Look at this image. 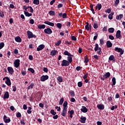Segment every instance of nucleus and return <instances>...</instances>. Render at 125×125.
<instances>
[{"label":"nucleus","mask_w":125,"mask_h":125,"mask_svg":"<svg viewBox=\"0 0 125 125\" xmlns=\"http://www.w3.org/2000/svg\"><path fill=\"white\" fill-rule=\"evenodd\" d=\"M93 28L94 29H97L98 28V23H94L93 25Z\"/></svg>","instance_id":"6e6d98bb"},{"label":"nucleus","mask_w":125,"mask_h":125,"mask_svg":"<svg viewBox=\"0 0 125 125\" xmlns=\"http://www.w3.org/2000/svg\"><path fill=\"white\" fill-rule=\"evenodd\" d=\"M38 28L40 29V30H42V29H45V25H41L39 24L38 25Z\"/></svg>","instance_id":"c85d7f7f"},{"label":"nucleus","mask_w":125,"mask_h":125,"mask_svg":"<svg viewBox=\"0 0 125 125\" xmlns=\"http://www.w3.org/2000/svg\"><path fill=\"white\" fill-rule=\"evenodd\" d=\"M98 51H97V53L98 54H99V55H100L101 54H102V51H101V47H99V49H98Z\"/></svg>","instance_id":"8fccbe9b"},{"label":"nucleus","mask_w":125,"mask_h":125,"mask_svg":"<svg viewBox=\"0 0 125 125\" xmlns=\"http://www.w3.org/2000/svg\"><path fill=\"white\" fill-rule=\"evenodd\" d=\"M98 49H99V45H98V44H97V43H96L94 50H95V51H98Z\"/></svg>","instance_id":"58836bf2"},{"label":"nucleus","mask_w":125,"mask_h":125,"mask_svg":"<svg viewBox=\"0 0 125 125\" xmlns=\"http://www.w3.org/2000/svg\"><path fill=\"white\" fill-rule=\"evenodd\" d=\"M62 115V117L66 116V115H67V108H63Z\"/></svg>","instance_id":"6ab92c4d"},{"label":"nucleus","mask_w":125,"mask_h":125,"mask_svg":"<svg viewBox=\"0 0 125 125\" xmlns=\"http://www.w3.org/2000/svg\"><path fill=\"white\" fill-rule=\"evenodd\" d=\"M58 53V51L56 50H52L50 52V55L52 56H55L56 54Z\"/></svg>","instance_id":"ddd939ff"},{"label":"nucleus","mask_w":125,"mask_h":125,"mask_svg":"<svg viewBox=\"0 0 125 125\" xmlns=\"http://www.w3.org/2000/svg\"><path fill=\"white\" fill-rule=\"evenodd\" d=\"M120 3V0H116L114 2L115 6H118V4Z\"/></svg>","instance_id":"c03bdc74"},{"label":"nucleus","mask_w":125,"mask_h":125,"mask_svg":"<svg viewBox=\"0 0 125 125\" xmlns=\"http://www.w3.org/2000/svg\"><path fill=\"white\" fill-rule=\"evenodd\" d=\"M6 81H5V83L9 86L11 85V81H10V79L8 78H6Z\"/></svg>","instance_id":"4468645a"},{"label":"nucleus","mask_w":125,"mask_h":125,"mask_svg":"<svg viewBox=\"0 0 125 125\" xmlns=\"http://www.w3.org/2000/svg\"><path fill=\"white\" fill-rule=\"evenodd\" d=\"M111 76L110 72H106L104 75H103L104 79H108Z\"/></svg>","instance_id":"4be33fe9"},{"label":"nucleus","mask_w":125,"mask_h":125,"mask_svg":"<svg viewBox=\"0 0 125 125\" xmlns=\"http://www.w3.org/2000/svg\"><path fill=\"white\" fill-rule=\"evenodd\" d=\"M109 39L110 40H111V41H113V40H115V38L112 35H109Z\"/></svg>","instance_id":"052dcab7"},{"label":"nucleus","mask_w":125,"mask_h":125,"mask_svg":"<svg viewBox=\"0 0 125 125\" xmlns=\"http://www.w3.org/2000/svg\"><path fill=\"white\" fill-rule=\"evenodd\" d=\"M111 11L112 10L110 8H108L106 11H105V12L106 13H111Z\"/></svg>","instance_id":"13d9d810"},{"label":"nucleus","mask_w":125,"mask_h":125,"mask_svg":"<svg viewBox=\"0 0 125 125\" xmlns=\"http://www.w3.org/2000/svg\"><path fill=\"white\" fill-rule=\"evenodd\" d=\"M63 109H68V107H67V106H68V102L67 101H64L63 104Z\"/></svg>","instance_id":"5701e85b"},{"label":"nucleus","mask_w":125,"mask_h":125,"mask_svg":"<svg viewBox=\"0 0 125 125\" xmlns=\"http://www.w3.org/2000/svg\"><path fill=\"white\" fill-rule=\"evenodd\" d=\"M68 113H70V115H74V111L73 110H71L70 111L69 110Z\"/></svg>","instance_id":"774afa93"},{"label":"nucleus","mask_w":125,"mask_h":125,"mask_svg":"<svg viewBox=\"0 0 125 125\" xmlns=\"http://www.w3.org/2000/svg\"><path fill=\"white\" fill-rule=\"evenodd\" d=\"M64 55H67V56H72V57H74V55L71 54L69 52L67 51H65L63 53Z\"/></svg>","instance_id":"b1692460"},{"label":"nucleus","mask_w":125,"mask_h":125,"mask_svg":"<svg viewBox=\"0 0 125 125\" xmlns=\"http://www.w3.org/2000/svg\"><path fill=\"white\" fill-rule=\"evenodd\" d=\"M78 86L79 87H82L83 86V82H79L78 83Z\"/></svg>","instance_id":"864d4df0"},{"label":"nucleus","mask_w":125,"mask_h":125,"mask_svg":"<svg viewBox=\"0 0 125 125\" xmlns=\"http://www.w3.org/2000/svg\"><path fill=\"white\" fill-rule=\"evenodd\" d=\"M7 118V117L6 116V115H4L3 121L4 122V123H5V124H8L9 123H10L11 121L9 117H8V119Z\"/></svg>","instance_id":"423d86ee"},{"label":"nucleus","mask_w":125,"mask_h":125,"mask_svg":"<svg viewBox=\"0 0 125 125\" xmlns=\"http://www.w3.org/2000/svg\"><path fill=\"white\" fill-rule=\"evenodd\" d=\"M49 78L48 75H42L41 77L40 81L41 82H45L46 80H48Z\"/></svg>","instance_id":"39448f33"},{"label":"nucleus","mask_w":125,"mask_h":125,"mask_svg":"<svg viewBox=\"0 0 125 125\" xmlns=\"http://www.w3.org/2000/svg\"><path fill=\"white\" fill-rule=\"evenodd\" d=\"M56 26L58 28H59V29H61V28H62V24L60 23H57Z\"/></svg>","instance_id":"a18cd8bd"},{"label":"nucleus","mask_w":125,"mask_h":125,"mask_svg":"<svg viewBox=\"0 0 125 125\" xmlns=\"http://www.w3.org/2000/svg\"><path fill=\"white\" fill-rule=\"evenodd\" d=\"M44 24H46V25H48L49 26H51V27H54V23L48 21H45L44 22Z\"/></svg>","instance_id":"9b49d317"},{"label":"nucleus","mask_w":125,"mask_h":125,"mask_svg":"<svg viewBox=\"0 0 125 125\" xmlns=\"http://www.w3.org/2000/svg\"><path fill=\"white\" fill-rule=\"evenodd\" d=\"M108 33H113L115 31V29L113 27L109 28L108 30Z\"/></svg>","instance_id":"473e14b6"},{"label":"nucleus","mask_w":125,"mask_h":125,"mask_svg":"<svg viewBox=\"0 0 125 125\" xmlns=\"http://www.w3.org/2000/svg\"><path fill=\"white\" fill-rule=\"evenodd\" d=\"M112 85H115L116 84V78L113 77L112 79Z\"/></svg>","instance_id":"4c0bfd02"},{"label":"nucleus","mask_w":125,"mask_h":125,"mask_svg":"<svg viewBox=\"0 0 125 125\" xmlns=\"http://www.w3.org/2000/svg\"><path fill=\"white\" fill-rule=\"evenodd\" d=\"M14 67L15 68H18L20 66V60L17 59L14 62Z\"/></svg>","instance_id":"7ed1b4c3"},{"label":"nucleus","mask_w":125,"mask_h":125,"mask_svg":"<svg viewBox=\"0 0 125 125\" xmlns=\"http://www.w3.org/2000/svg\"><path fill=\"white\" fill-rule=\"evenodd\" d=\"M29 23L30 24L33 25V24L35 23V21H34L33 19H31L29 21Z\"/></svg>","instance_id":"0e129e2a"},{"label":"nucleus","mask_w":125,"mask_h":125,"mask_svg":"<svg viewBox=\"0 0 125 125\" xmlns=\"http://www.w3.org/2000/svg\"><path fill=\"white\" fill-rule=\"evenodd\" d=\"M50 114H51L52 115H53V116H55V115L56 114V112H55L54 111V110L52 109L50 111Z\"/></svg>","instance_id":"49530a36"},{"label":"nucleus","mask_w":125,"mask_h":125,"mask_svg":"<svg viewBox=\"0 0 125 125\" xmlns=\"http://www.w3.org/2000/svg\"><path fill=\"white\" fill-rule=\"evenodd\" d=\"M86 25L85 26V29L87 31H89V30L91 31V24H89L88 22H86Z\"/></svg>","instance_id":"6e6552de"},{"label":"nucleus","mask_w":125,"mask_h":125,"mask_svg":"<svg viewBox=\"0 0 125 125\" xmlns=\"http://www.w3.org/2000/svg\"><path fill=\"white\" fill-rule=\"evenodd\" d=\"M84 63H88V57H87V55H86L84 56Z\"/></svg>","instance_id":"c9c22d12"},{"label":"nucleus","mask_w":125,"mask_h":125,"mask_svg":"<svg viewBox=\"0 0 125 125\" xmlns=\"http://www.w3.org/2000/svg\"><path fill=\"white\" fill-rule=\"evenodd\" d=\"M96 6H97V8L98 9V10H100V9L102 8V5L101 3L97 4V5Z\"/></svg>","instance_id":"a19ab883"},{"label":"nucleus","mask_w":125,"mask_h":125,"mask_svg":"<svg viewBox=\"0 0 125 125\" xmlns=\"http://www.w3.org/2000/svg\"><path fill=\"white\" fill-rule=\"evenodd\" d=\"M62 18L63 19L67 18V14L65 13L62 14Z\"/></svg>","instance_id":"e2e57ef3"},{"label":"nucleus","mask_w":125,"mask_h":125,"mask_svg":"<svg viewBox=\"0 0 125 125\" xmlns=\"http://www.w3.org/2000/svg\"><path fill=\"white\" fill-rule=\"evenodd\" d=\"M61 42H62L61 40H59V41H58L55 43V45H56V46H59V45L61 44Z\"/></svg>","instance_id":"79ce46f5"},{"label":"nucleus","mask_w":125,"mask_h":125,"mask_svg":"<svg viewBox=\"0 0 125 125\" xmlns=\"http://www.w3.org/2000/svg\"><path fill=\"white\" fill-rule=\"evenodd\" d=\"M69 65H70V63H69V62H68V61L66 60H63L62 61V67L69 66Z\"/></svg>","instance_id":"20e7f679"},{"label":"nucleus","mask_w":125,"mask_h":125,"mask_svg":"<svg viewBox=\"0 0 125 125\" xmlns=\"http://www.w3.org/2000/svg\"><path fill=\"white\" fill-rule=\"evenodd\" d=\"M69 93L70 94V96L72 97H75V92L73 90H70L69 91Z\"/></svg>","instance_id":"72a5a7b5"},{"label":"nucleus","mask_w":125,"mask_h":125,"mask_svg":"<svg viewBox=\"0 0 125 125\" xmlns=\"http://www.w3.org/2000/svg\"><path fill=\"white\" fill-rule=\"evenodd\" d=\"M24 13L26 17H30L33 15L32 13H29V12H27L26 11H24Z\"/></svg>","instance_id":"393cba45"},{"label":"nucleus","mask_w":125,"mask_h":125,"mask_svg":"<svg viewBox=\"0 0 125 125\" xmlns=\"http://www.w3.org/2000/svg\"><path fill=\"white\" fill-rule=\"evenodd\" d=\"M35 84L34 83H32L30 84V85H29V86L27 87V89L28 90H29V89H31L32 88H33Z\"/></svg>","instance_id":"2f4dec72"},{"label":"nucleus","mask_w":125,"mask_h":125,"mask_svg":"<svg viewBox=\"0 0 125 125\" xmlns=\"http://www.w3.org/2000/svg\"><path fill=\"white\" fill-rule=\"evenodd\" d=\"M72 57V56L67 57V61L69 64L70 63H72L73 62V58Z\"/></svg>","instance_id":"a878e982"},{"label":"nucleus","mask_w":125,"mask_h":125,"mask_svg":"<svg viewBox=\"0 0 125 125\" xmlns=\"http://www.w3.org/2000/svg\"><path fill=\"white\" fill-rule=\"evenodd\" d=\"M33 3L36 5H39L40 4V0H34Z\"/></svg>","instance_id":"f704fd0d"},{"label":"nucleus","mask_w":125,"mask_h":125,"mask_svg":"<svg viewBox=\"0 0 125 125\" xmlns=\"http://www.w3.org/2000/svg\"><path fill=\"white\" fill-rule=\"evenodd\" d=\"M106 46L108 47V48H109L110 47H112L113 46V43L110 42V41H108L106 42Z\"/></svg>","instance_id":"dca6fc26"},{"label":"nucleus","mask_w":125,"mask_h":125,"mask_svg":"<svg viewBox=\"0 0 125 125\" xmlns=\"http://www.w3.org/2000/svg\"><path fill=\"white\" fill-rule=\"evenodd\" d=\"M97 107L98 109H99L100 110H104V104H98L97 105Z\"/></svg>","instance_id":"a211bd4d"},{"label":"nucleus","mask_w":125,"mask_h":125,"mask_svg":"<svg viewBox=\"0 0 125 125\" xmlns=\"http://www.w3.org/2000/svg\"><path fill=\"white\" fill-rule=\"evenodd\" d=\"M62 7H63V4H61V3H59L57 5V8L58 9L62 8Z\"/></svg>","instance_id":"3c124183"},{"label":"nucleus","mask_w":125,"mask_h":125,"mask_svg":"<svg viewBox=\"0 0 125 125\" xmlns=\"http://www.w3.org/2000/svg\"><path fill=\"white\" fill-rule=\"evenodd\" d=\"M57 80L59 83H62L63 82V78H62V77L59 76L57 78Z\"/></svg>","instance_id":"e433bc0d"},{"label":"nucleus","mask_w":125,"mask_h":125,"mask_svg":"<svg viewBox=\"0 0 125 125\" xmlns=\"http://www.w3.org/2000/svg\"><path fill=\"white\" fill-rule=\"evenodd\" d=\"M95 36H94V38H93V40L94 41H96L97 40V38H98V34H97V33H95Z\"/></svg>","instance_id":"5fc2aeb1"},{"label":"nucleus","mask_w":125,"mask_h":125,"mask_svg":"<svg viewBox=\"0 0 125 125\" xmlns=\"http://www.w3.org/2000/svg\"><path fill=\"white\" fill-rule=\"evenodd\" d=\"M7 70L8 71V73L10 74V75H13V73H14V70L13 69V68L12 67H8Z\"/></svg>","instance_id":"1a4fd4ad"},{"label":"nucleus","mask_w":125,"mask_h":125,"mask_svg":"<svg viewBox=\"0 0 125 125\" xmlns=\"http://www.w3.org/2000/svg\"><path fill=\"white\" fill-rule=\"evenodd\" d=\"M44 48V44L40 45L37 48V51H41V50H42Z\"/></svg>","instance_id":"9d476101"},{"label":"nucleus","mask_w":125,"mask_h":125,"mask_svg":"<svg viewBox=\"0 0 125 125\" xmlns=\"http://www.w3.org/2000/svg\"><path fill=\"white\" fill-rule=\"evenodd\" d=\"M16 117H17V118H21V113L20 112H18L16 114Z\"/></svg>","instance_id":"680f3d73"},{"label":"nucleus","mask_w":125,"mask_h":125,"mask_svg":"<svg viewBox=\"0 0 125 125\" xmlns=\"http://www.w3.org/2000/svg\"><path fill=\"white\" fill-rule=\"evenodd\" d=\"M123 17L124 15L120 14L119 16H117L116 18L117 20H121V19H123Z\"/></svg>","instance_id":"bb28decb"},{"label":"nucleus","mask_w":125,"mask_h":125,"mask_svg":"<svg viewBox=\"0 0 125 125\" xmlns=\"http://www.w3.org/2000/svg\"><path fill=\"white\" fill-rule=\"evenodd\" d=\"M115 51L119 52L120 53V55H123L125 52V51H124L122 48H119L118 47H115Z\"/></svg>","instance_id":"f03ea898"},{"label":"nucleus","mask_w":125,"mask_h":125,"mask_svg":"<svg viewBox=\"0 0 125 125\" xmlns=\"http://www.w3.org/2000/svg\"><path fill=\"white\" fill-rule=\"evenodd\" d=\"M90 10L92 12L93 14H95V12H94V9H93V4H91L90 5Z\"/></svg>","instance_id":"7c9ffc66"},{"label":"nucleus","mask_w":125,"mask_h":125,"mask_svg":"<svg viewBox=\"0 0 125 125\" xmlns=\"http://www.w3.org/2000/svg\"><path fill=\"white\" fill-rule=\"evenodd\" d=\"M15 40L17 42H22V39H21V38L20 36L15 37Z\"/></svg>","instance_id":"aec40b11"},{"label":"nucleus","mask_w":125,"mask_h":125,"mask_svg":"<svg viewBox=\"0 0 125 125\" xmlns=\"http://www.w3.org/2000/svg\"><path fill=\"white\" fill-rule=\"evenodd\" d=\"M44 33H45V34H47L48 35H50V34H52V30L51 29L47 28L44 30Z\"/></svg>","instance_id":"0eeeda50"},{"label":"nucleus","mask_w":125,"mask_h":125,"mask_svg":"<svg viewBox=\"0 0 125 125\" xmlns=\"http://www.w3.org/2000/svg\"><path fill=\"white\" fill-rule=\"evenodd\" d=\"M14 53L15 54H18V53H19L18 49H15L14 50Z\"/></svg>","instance_id":"338daca9"},{"label":"nucleus","mask_w":125,"mask_h":125,"mask_svg":"<svg viewBox=\"0 0 125 125\" xmlns=\"http://www.w3.org/2000/svg\"><path fill=\"white\" fill-rule=\"evenodd\" d=\"M28 70L29 71V72H31L32 74H34V73H35V70L32 68H28Z\"/></svg>","instance_id":"de8ad7c7"},{"label":"nucleus","mask_w":125,"mask_h":125,"mask_svg":"<svg viewBox=\"0 0 125 125\" xmlns=\"http://www.w3.org/2000/svg\"><path fill=\"white\" fill-rule=\"evenodd\" d=\"M4 46V43L3 42L0 43V49L3 48Z\"/></svg>","instance_id":"603ef678"},{"label":"nucleus","mask_w":125,"mask_h":125,"mask_svg":"<svg viewBox=\"0 0 125 125\" xmlns=\"http://www.w3.org/2000/svg\"><path fill=\"white\" fill-rule=\"evenodd\" d=\"M87 77H88V73H87L83 76V80H86V79H87Z\"/></svg>","instance_id":"bf43d9fd"},{"label":"nucleus","mask_w":125,"mask_h":125,"mask_svg":"<svg viewBox=\"0 0 125 125\" xmlns=\"http://www.w3.org/2000/svg\"><path fill=\"white\" fill-rule=\"evenodd\" d=\"M64 102V98H62L59 102V105H62Z\"/></svg>","instance_id":"37998d69"},{"label":"nucleus","mask_w":125,"mask_h":125,"mask_svg":"<svg viewBox=\"0 0 125 125\" xmlns=\"http://www.w3.org/2000/svg\"><path fill=\"white\" fill-rule=\"evenodd\" d=\"M100 44H104V39L102 38L100 40Z\"/></svg>","instance_id":"09e8293b"},{"label":"nucleus","mask_w":125,"mask_h":125,"mask_svg":"<svg viewBox=\"0 0 125 125\" xmlns=\"http://www.w3.org/2000/svg\"><path fill=\"white\" fill-rule=\"evenodd\" d=\"M116 38H117V39H120V38H121V31L120 30H118L116 32Z\"/></svg>","instance_id":"f3484780"},{"label":"nucleus","mask_w":125,"mask_h":125,"mask_svg":"<svg viewBox=\"0 0 125 125\" xmlns=\"http://www.w3.org/2000/svg\"><path fill=\"white\" fill-rule=\"evenodd\" d=\"M49 15H50V16L52 15H55V11L53 10H50L49 12Z\"/></svg>","instance_id":"ea45409f"},{"label":"nucleus","mask_w":125,"mask_h":125,"mask_svg":"<svg viewBox=\"0 0 125 125\" xmlns=\"http://www.w3.org/2000/svg\"><path fill=\"white\" fill-rule=\"evenodd\" d=\"M8 98H9V93L7 91L4 94L3 99H8Z\"/></svg>","instance_id":"2eb2a0df"},{"label":"nucleus","mask_w":125,"mask_h":125,"mask_svg":"<svg viewBox=\"0 0 125 125\" xmlns=\"http://www.w3.org/2000/svg\"><path fill=\"white\" fill-rule=\"evenodd\" d=\"M80 122L82 124H85V121H86V117H81L80 118Z\"/></svg>","instance_id":"412c9836"},{"label":"nucleus","mask_w":125,"mask_h":125,"mask_svg":"<svg viewBox=\"0 0 125 125\" xmlns=\"http://www.w3.org/2000/svg\"><path fill=\"white\" fill-rule=\"evenodd\" d=\"M108 59L110 60V61H113V62H115V57L113 55H110Z\"/></svg>","instance_id":"cd10ccee"},{"label":"nucleus","mask_w":125,"mask_h":125,"mask_svg":"<svg viewBox=\"0 0 125 125\" xmlns=\"http://www.w3.org/2000/svg\"><path fill=\"white\" fill-rule=\"evenodd\" d=\"M0 17L1 18H3V17H4V14H3V12H0Z\"/></svg>","instance_id":"4d7b16f0"},{"label":"nucleus","mask_w":125,"mask_h":125,"mask_svg":"<svg viewBox=\"0 0 125 125\" xmlns=\"http://www.w3.org/2000/svg\"><path fill=\"white\" fill-rule=\"evenodd\" d=\"M43 71V72H45V73H47L48 72V69L46 67H44Z\"/></svg>","instance_id":"69168bd1"},{"label":"nucleus","mask_w":125,"mask_h":125,"mask_svg":"<svg viewBox=\"0 0 125 125\" xmlns=\"http://www.w3.org/2000/svg\"><path fill=\"white\" fill-rule=\"evenodd\" d=\"M115 13L114 12H112L111 13V14H109L108 16V19H109V20H112V19H113V15H114Z\"/></svg>","instance_id":"c756f323"},{"label":"nucleus","mask_w":125,"mask_h":125,"mask_svg":"<svg viewBox=\"0 0 125 125\" xmlns=\"http://www.w3.org/2000/svg\"><path fill=\"white\" fill-rule=\"evenodd\" d=\"M81 111L83 113H87L88 109L86 107L82 106V108L81 109Z\"/></svg>","instance_id":"f8f14e48"},{"label":"nucleus","mask_w":125,"mask_h":125,"mask_svg":"<svg viewBox=\"0 0 125 125\" xmlns=\"http://www.w3.org/2000/svg\"><path fill=\"white\" fill-rule=\"evenodd\" d=\"M27 37L28 39H33L34 38V39H36L37 38V36L35 34H33V32L30 30H28L27 31Z\"/></svg>","instance_id":"f257e3e1"}]
</instances>
